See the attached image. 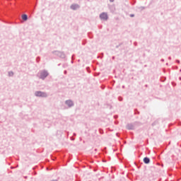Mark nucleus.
<instances>
[{"label":"nucleus","mask_w":181,"mask_h":181,"mask_svg":"<svg viewBox=\"0 0 181 181\" xmlns=\"http://www.w3.org/2000/svg\"><path fill=\"white\" fill-rule=\"evenodd\" d=\"M71 8L74 10L77 9V8H78V5H72L71 6Z\"/></svg>","instance_id":"obj_7"},{"label":"nucleus","mask_w":181,"mask_h":181,"mask_svg":"<svg viewBox=\"0 0 181 181\" xmlns=\"http://www.w3.org/2000/svg\"><path fill=\"white\" fill-rule=\"evenodd\" d=\"M48 75H49V74H47V71H42L40 74V78H42V80H44V78H46V76Z\"/></svg>","instance_id":"obj_3"},{"label":"nucleus","mask_w":181,"mask_h":181,"mask_svg":"<svg viewBox=\"0 0 181 181\" xmlns=\"http://www.w3.org/2000/svg\"><path fill=\"white\" fill-rule=\"evenodd\" d=\"M11 75L13 74V73L10 74Z\"/></svg>","instance_id":"obj_12"},{"label":"nucleus","mask_w":181,"mask_h":181,"mask_svg":"<svg viewBox=\"0 0 181 181\" xmlns=\"http://www.w3.org/2000/svg\"><path fill=\"white\" fill-rule=\"evenodd\" d=\"M22 19H23V21H28V15L23 14L22 16Z\"/></svg>","instance_id":"obj_6"},{"label":"nucleus","mask_w":181,"mask_h":181,"mask_svg":"<svg viewBox=\"0 0 181 181\" xmlns=\"http://www.w3.org/2000/svg\"><path fill=\"white\" fill-rule=\"evenodd\" d=\"M35 95L37 97H47L46 93L40 91L35 92Z\"/></svg>","instance_id":"obj_2"},{"label":"nucleus","mask_w":181,"mask_h":181,"mask_svg":"<svg viewBox=\"0 0 181 181\" xmlns=\"http://www.w3.org/2000/svg\"><path fill=\"white\" fill-rule=\"evenodd\" d=\"M132 18L134 17V15H131Z\"/></svg>","instance_id":"obj_9"},{"label":"nucleus","mask_w":181,"mask_h":181,"mask_svg":"<svg viewBox=\"0 0 181 181\" xmlns=\"http://www.w3.org/2000/svg\"><path fill=\"white\" fill-rule=\"evenodd\" d=\"M11 75L13 74V73L10 74Z\"/></svg>","instance_id":"obj_10"},{"label":"nucleus","mask_w":181,"mask_h":181,"mask_svg":"<svg viewBox=\"0 0 181 181\" xmlns=\"http://www.w3.org/2000/svg\"><path fill=\"white\" fill-rule=\"evenodd\" d=\"M11 75L13 74V73L10 74Z\"/></svg>","instance_id":"obj_11"},{"label":"nucleus","mask_w":181,"mask_h":181,"mask_svg":"<svg viewBox=\"0 0 181 181\" xmlns=\"http://www.w3.org/2000/svg\"><path fill=\"white\" fill-rule=\"evenodd\" d=\"M100 18L103 21H107V19H108V14H107V13H103L100 15Z\"/></svg>","instance_id":"obj_1"},{"label":"nucleus","mask_w":181,"mask_h":181,"mask_svg":"<svg viewBox=\"0 0 181 181\" xmlns=\"http://www.w3.org/2000/svg\"><path fill=\"white\" fill-rule=\"evenodd\" d=\"M110 2H114V0H110Z\"/></svg>","instance_id":"obj_8"},{"label":"nucleus","mask_w":181,"mask_h":181,"mask_svg":"<svg viewBox=\"0 0 181 181\" xmlns=\"http://www.w3.org/2000/svg\"><path fill=\"white\" fill-rule=\"evenodd\" d=\"M66 104L69 107H72V105H73V101H71V100H67V101L66 102Z\"/></svg>","instance_id":"obj_5"},{"label":"nucleus","mask_w":181,"mask_h":181,"mask_svg":"<svg viewBox=\"0 0 181 181\" xmlns=\"http://www.w3.org/2000/svg\"><path fill=\"white\" fill-rule=\"evenodd\" d=\"M143 160H144V163H146V164H148L151 162V160L148 157H145Z\"/></svg>","instance_id":"obj_4"}]
</instances>
